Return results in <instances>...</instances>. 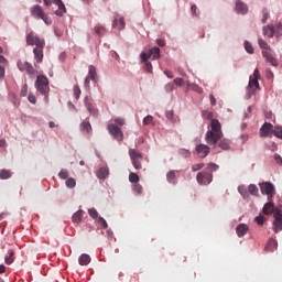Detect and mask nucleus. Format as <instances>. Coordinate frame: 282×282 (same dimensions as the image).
<instances>
[{
	"mask_svg": "<svg viewBox=\"0 0 282 282\" xmlns=\"http://www.w3.org/2000/svg\"><path fill=\"white\" fill-rule=\"evenodd\" d=\"M143 124H155L154 122H153V116H151V115H148L144 119H143Z\"/></svg>",
	"mask_w": 282,
	"mask_h": 282,
	"instance_id": "nucleus-45",
	"label": "nucleus"
},
{
	"mask_svg": "<svg viewBox=\"0 0 282 282\" xmlns=\"http://www.w3.org/2000/svg\"><path fill=\"white\" fill-rule=\"evenodd\" d=\"M273 232H281L282 230V212L281 209L274 210Z\"/></svg>",
	"mask_w": 282,
	"mask_h": 282,
	"instance_id": "nucleus-10",
	"label": "nucleus"
},
{
	"mask_svg": "<svg viewBox=\"0 0 282 282\" xmlns=\"http://www.w3.org/2000/svg\"><path fill=\"white\" fill-rule=\"evenodd\" d=\"M203 167H204V163H197L192 166V171L194 172L202 171Z\"/></svg>",
	"mask_w": 282,
	"mask_h": 282,
	"instance_id": "nucleus-49",
	"label": "nucleus"
},
{
	"mask_svg": "<svg viewBox=\"0 0 282 282\" xmlns=\"http://www.w3.org/2000/svg\"><path fill=\"white\" fill-rule=\"evenodd\" d=\"M4 261L7 265H11V263H14V250L9 249L8 250V256L4 258Z\"/></svg>",
	"mask_w": 282,
	"mask_h": 282,
	"instance_id": "nucleus-27",
	"label": "nucleus"
},
{
	"mask_svg": "<svg viewBox=\"0 0 282 282\" xmlns=\"http://www.w3.org/2000/svg\"><path fill=\"white\" fill-rule=\"evenodd\" d=\"M58 176L61 177V180H67V177H69V174L67 173V170H61Z\"/></svg>",
	"mask_w": 282,
	"mask_h": 282,
	"instance_id": "nucleus-47",
	"label": "nucleus"
},
{
	"mask_svg": "<svg viewBox=\"0 0 282 282\" xmlns=\"http://www.w3.org/2000/svg\"><path fill=\"white\" fill-rule=\"evenodd\" d=\"M134 191L138 195H142V185L135 184L134 185Z\"/></svg>",
	"mask_w": 282,
	"mask_h": 282,
	"instance_id": "nucleus-57",
	"label": "nucleus"
},
{
	"mask_svg": "<svg viewBox=\"0 0 282 282\" xmlns=\"http://www.w3.org/2000/svg\"><path fill=\"white\" fill-rule=\"evenodd\" d=\"M83 210L82 209H79L78 212H76L74 215H73V217H72V220H73V223H75V224H80V221H83Z\"/></svg>",
	"mask_w": 282,
	"mask_h": 282,
	"instance_id": "nucleus-29",
	"label": "nucleus"
},
{
	"mask_svg": "<svg viewBox=\"0 0 282 282\" xmlns=\"http://www.w3.org/2000/svg\"><path fill=\"white\" fill-rule=\"evenodd\" d=\"M96 67L89 66L88 78H90V80H96Z\"/></svg>",
	"mask_w": 282,
	"mask_h": 282,
	"instance_id": "nucleus-35",
	"label": "nucleus"
},
{
	"mask_svg": "<svg viewBox=\"0 0 282 282\" xmlns=\"http://www.w3.org/2000/svg\"><path fill=\"white\" fill-rule=\"evenodd\" d=\"M129 156H130L131 161H133V160H142V153L135 151V149H130L129 150Z\"/></svg>",
	"mask_w": 282,
	"mask_h": 282,
	"instance_id": "nucleus-26",
	"label": "nucleus"
},
{
	"mask_svg": "<svg viewBox=\"0 0 282 282\" xmlns=\"http://www.w3.org/2000/svg\"><path fill=\"white\" fill-rule=\"evenodd\" d=\"M270 133H274V126L270 122H264V124L260 128L261 138H268Z\"/></svg>",
	"mask_w": 282,
	"mask_h": 282,
	"instance_id": "nucleus-11",
	"label": "nucleus"
},
{
	"mask_svg": "<svg viewBox=\"0 0 282 282\" xmlns=\"http://www.w3.org/2000/svg\"><path fill=\"white\" fill-rule=\"evenodd\" d=\"M141 159H135L132 160V166L137 170L140 171L142 169V162H140Z\"/></svg>",
	"mask_w": 282,
	"mask_h": 282,
	"instance_id": "nucleus-41",
	"label": "nucleus"
},
{
	"mask_svg": "<svg viewBox=\"0 0 282 282\" xmlns=\"http://www.w3.org/2000/svg\"><path fill=\"white\" fill-rule=\"evenodd\" d=\"M108 131H109L110 135H112L115 138V140L122 142L124 134L122 133V130L120 129V127L111 123L108 126Z\"/></svg>",
	"mask_w": 282,
	"mask_h": 282,
	"instance_id": "nucleus-8",
	"label": "nucleus"
},
{
	"mask_svg": "<svg viewBox=\"0 0 282 282\" xmlns=\"http://www.w3.org/2000/svg\"><path fill=\"white\" fill-rule=\"evenodd\" d=\"M186 85L188 89H192V91H196V94H204V88L199 87V85L191 84V82H187Z\"/></svg>",
	"mask_w": 282,
	"mask_h": 282,
	"instance_id": "nucleus-24",
	"label": "nucleus"
},
{
	"mask_svg": "<svg viewBox=\"0 0 282 282\" xmlns=\"http://www.w3.org/2000/svg\"><path fill=\"white\" fill-rule=\"evenodd\" d=\"M88 215L91 217V219H98V210L96 208L88 209Z\"/></svg>",
	"mask_w": 282,
	"mask_h": 282,
	"instance_id": "nucleus-42",
	"label": "nucleus"
},
{
	"mask_svg": "<svg viewBox=\"0 0 282 282\" xmlns=\"http://www.w3.org/2000/svg\"><path fill=\"white\" fill-rule=\"evenodd\" d=\"M31 17H34V19H42L45 25H52V18H48V15L45 14L42 6H33L31 8Z\"/></svg>",
	"mask_w": 282,
	"mask_h": 282,
	"instance_id": "nucleus-3",
	"label": "nucleus"
},
{
	"mask_svg": "<svg viewBox=\"0 0 282 282\" xmlns=\"http://www.w3.org/2000/svg\"><path fill=\"white\" fill-rule=\"evenodd\" d=\"M18 69H20V72H25L26 74L30 75V78H36V69H34V66H32V64H30L29 62H18Z\"/></svg>",
	"mask_w": 282,
	"mask_h": 282,
	"instance_id": "nucleus-6",
	"label": "nucleus"
},
{
	"mask_svg": "<svg viewBox=\"0 0 282 282\" xmlns=\"http://www.w3.org/2000/svg\"><path fill=\"white\" fill-rule=\"evenodd\" d=\"M144 69H145V72H149V74H151V72H153V65L151 64V62H145Z\"/></svg>",
	"mask_w": 282,
	"mask_h": 282,
	"instance_id": "nucleus-51",
	"label": "nucleus"
},
{
	"mask_svg": "<svg viewBox=\"0 0 282 282\" xmlns=\"http://www.w3.org/2000/svg\"><path fill=\"white\" fill-rule=\"evenodd\" d=\"M250 230V227L246 224H240L236 228V232L238 237H243L248 231Z\"/></svg>",
	"mask_w": 282,
	"mask_h": 282,
	"instance_id": "nucleus-18",
	"label": "nucleus"
},
{
	"mask_svg": "<svg viewBox=\"0 0 282 282\" xmlns=\"http://www.w3.org/2000/svg\"><path fill=\"white\" fill-rule=\"evenodd\" d=\"M236 12H238V14H248V4L238 0L236 2Z\"/></svg>",
	"mask_w": 282,
	"mask_h": 282,
	"instance_id": "nucleus-15",
	"label": "nucleus"
},
{
	"mask_svg": "<svg viewBox=\"0 0 282 282\" xmlns=\"http://www.w3.org/2000/svg\"><path fill=\"white\" fill-rule=\"evenodd\" d=\"M276 248H279V242H276L275 239H269L265 246V250H269V252H273L274 250H276Z\"/></svg>",
	"mask_w": 282,
	"mask_h": 282,
	"instance_id": "nucleus-21",
	"label": "nucleus"
},
{
	"mask_svg": "<svg viewBox=\"0 0 282 282\" xmlns=\"http://www.w3.org/2000/svg\"><path fill=\"white\" fill-rule=\"evenodd\" d=\"M66 186H67V188H74V187H76V180H74V178H68V180H66Z\"/></svg>",
	"mask_w": 282,
	"mask_h": 282,
	"instance_id": "nucleus-44",
	"label": "nucleus"
},
{
	"mask_svg": "<svg viewBox=\"0 0 282 282\" xmlns=\"http://www.w3.org/2000/svg\"><path fill=\"white\" fill-rule=\"evenodd\" d=\"M43 47L44 46H35L34 50H33L34 57H35V61L37 63H42L43 62Z\"/></svg>",
	"mask_w": 282,
	"mask_h": 282,
	"instance_id": "nucleus-17",
	"label": "nucleus"
},
{
	"mask_svg": "<svg viewBox=\"0 0 282 282\" xmlns=\"http://www.w3.org/2000/svg\"><path fill=\"white\" fill-rule=\"evenodd\" d=\"M35 88L42 96H47L50 94V80L46 76L40 75L35 82Z\"/></svg>",
	"mask_w": 282,
	"mask_h": 282,
	"instance_id": "nucleus-4",
	"label": "nucleus"
},
{
	"mask_svg": "<svg viewBox=\"0 0 282 282\" xmlns=\"http://www.w3.org/2000/svg\"><path fill=\"white\" fill-rule=\"evenodd\" d=\"M196 153L202 159L207 158L208 153H210V147H208L204 143H200V144L196 145Z\"/></svg>",
	"mask_w": 282,
	"mask_h": 282,
	"instance_id": "nucleus-12",
	"label": "nucleus"
},
{
	"mask_svg": "<svg viewBox=\"0 0 282 282\" xmlns=\"http://www.w3.org/2000/svg\"><path fill=\"white\" fill-rule=\"evenodd\" d=\"M278 208H274V202L271 199H268V203L264 204L263 206V209H262V213L264 215H272L273 213V217H274V212Z\"/></svg>",
	"mask_w": 282,
	"mask_h": 282,
	"instance_id": "nucleus-14",
	"label": "nucleus"
},
{
	"mask_svg": "<svg viewBox=\"0 0 282 282\" xmlns=\"http://www.w3.org/2000/svg\"><path fill=\"white\" fill-rule=\"evenodd\" d=\"M254 221L258 224V226H263V221H264L263 216H257L254 218Z\"/></svg>",
	"mask_w": 282,
	"mask_h": 282,
	"instance_id": "nucleus-56",
	"label": "nucleus"
},
{
	"mask_svg": "<svg viewBox=\"0 0 282 282\" xmlns=\"http://www.w3.org/2000/svg\"><path fill=\"white\" fill-rule=\"evenodd\" d=\"M28 45H35L36 47H45V40H41V37L34 35V33H30L26 35Z\"/></svg>",
	"mask_w": 282,
	"mask_h": 282,
	"instance_id": "nucleus-9",
	"label": "nucleus"
},
{
	"mask_svg": "<svg viewBox=\"0 0 282 282\" xmlns=\"http://www.w3.org/2000/svg\"><path fill=\"white\" fill-rule=\"evenodd\" d=\"M55 6H57V10L55 11L56 17H63L67 12V8H65V3H63V0H52Z\"/></svg>",
	"mask_w": 282,
	"mask_h": 282,
	"instance_id": "nucleus-13",
	"label": "nucleus"
},
{
	"mask_svg": "<svg viewBox=\"0 0 282 282\" xmlns=\"http://www.w3.org/2000/svg\"><path fill=\"white\" fill-rule=\"evenodd\" d=\"M149 58H151V55H150V53L149 54H147V53H141V61H142V63H149Z\"/></svg>",
	"mask_w": 282,
	"mask_h": 282,
	"instance_id": "nucleus-48",
	"label": "nucleus"
},
{
	"mask_svg": "<svg viewBox=\"0 0 282 282\" xmlns=\"http://www.w3.org/2000/svg\"><path fill=\"white\" fill-rule=\"evenodd\" d=\"M109 176V170L107 167H100L97 172L98 180H107Z\"/></svg>",
	"mask_w": 282,
	"mask_h": 282,
	"instance_id": "nucleus-23",
	"label": "nucleus"
},
{
	"mask_svg": "<svg viewBox=\"0 0 282 282\" xmlns=\"http://www.w3.org/2000/svg\"><path fill=\"white\" fill-rule=\"evenodd\" d=\"M86 108L89 111V113H93V116H96L98 113V110L94 108V104L86 101Z\"/></svg>",
	"mask_w": 282,
	"mask_h": 282,
	"instance_id": "nucleus-36",
	"label": "nucleus"
},
{
	"mask_svg": "<svg viewBox=\"0 0 282 282\" xmlns=\"http://www.w3.org/2000/svg\"><path fill=\"white\" fill-rule=\"evenodd\" d=\"M124 18L115 17L112 28H117V30H124Z\"/></svg>",
	"mask_w": 282,
	"mask_h": 282,
	"instance_id": "nucleus-19",
	"label": "nucleus"
},
{
	"mask_svg": "<svg viewBox=\"0 0 282 282\" xmlns=\"http://www.w3.org/2000/svg\"><path fill=\"white\" fill-rule=\"evenodd\" d=\"M10 177H11L10 171H7V170L0 171V180H10Z\"/></svg>",
	"mask_w": 282,
	"mask_h": 282,
	"instance_id": "nucleus-39",
	"label": "nucleus"
},
{
	"mask_svg": "<svg viewBox=\"0 0 282 282\" xmlns=\"http://www.w3.org/2000/svg\"><path fill=\"white\" fill-rule=\"evenodd\" d=\"M174 89H175V86L172 83L165 85V91L167 94H171Z\"/></svg>",
	"mask_w": 282,
	"mask_h": 282,
	"instance_id": "nucleus-54",
	"label": "nucleus"
},
{
	"mask_svg": "<svg viewBox=\"0 0 282 282\" xmlns=\"http://www.w3.org/2000/svg\"><path fill=\"white\" fill-rule=\"evenodd\" d=\"M258 43H259V46L261 47V50H270V45H268L263 39H259Z\"/></svg>",
	"mask_w": 282,
	"mask_h": 282,
	"instance_id": "nucleus-43",
	"label": "nucleus"
},
{
	"mask_svg": "<svg viewBox=\"0 0 282 282\" xmlns=\"http://www.w3.org/2000/svg\"><path fill=\"white\" fill-rule=\"evenodd\" d=\"M20 96H22L23 98H25V96H28V84H24L22 86Z\"/></svg>",
	"mask_w": 282,
	"mask_h": 282,
	"instance_id": "nucleus-50",
	"label": "nucleus"
},
{
	"mask_svg": "<svg viewBox=\"0 0 282 282\" xmlns=\"http://www.w3.org/2000/svg\"><path fill=\"white\" fill-rule=\"evenodd\" d=\"M174 85H176L177 87L184 86V78H180V77L175 78Z\"/></svg>",
	"mask_w": 282,
	"mask_h": 282,
	"instance_id": "nucleus-52",
	"label": "nucleus"
},
{
	"mask_svg": "<svg viewBox=\"0 0 282 282\" xmlns=\"http://www.w3.org/2000/svg\"><path fill=\"white\" fill-rule=\"evenodd\" d=\"M274 160H275L276 164L282 166V158L279 154H274Z\"/></svg>",
	"mask_w": 282,
	"mask_h": 282,
	"instance_id": "nucleus-61",
	"label": "nucleus"
},
{
	"mask_svg": "<svg viewBox=\"0 0 282 282\" xmlns=\"http://www.w3.org/2000/svg\"><path fill=\"white\" fill-rule=\"evenodd\" d=\"M219 147L220 149H223L224 151H228V149H230V144L228 143V140L224 139L219 142Z\"/></svg>",
	"mask_w": 282,
	"mask_h": 282,
	"instance_id": "nucleus-37",
	"label": "nucleus"
},
{
	"mask_svg": "<svg viewBox=\"0 0 282 282\" xmlns=\"http://www.w3.org/2000/svg\"><path fill=\"white\" fill-rule=\"evenodd\" d=\"M97 223L99 224V226H101V228H104V230L109 228L107 220H105V218L102 217L97 218Z\"/></svg>",
	"mask_w": 282,
	"mask_h": 282,
	"instance_id": "nucleus-40",
	"label": "nucleus"
},
{
	"mask_svg": "<svg viewBox=\"0 0 282 282\" xmlns=\"http://www.w3.org/2000/svg\"><path fill=\"white\" fill-rule=\"evenodd\" d=\"M74 96L77 100L80 98V87L74 86Z\"/></svg>",
	"mask_w": 282,
	"mask_h": 282,
	"instance_id": "nucleus-53",
	"label": "nucleus"
},
{
	"mask_svg": "<svg viewBox=\"0 0 282 282\" xmlns=\"http://www.w3.org/2000/svg\"><path fill=\"white\" fill-rule=\"evenodd\" d=\"M263 34L269 39H272L274 34H276V31L274 30V25L271 24V25L263 26Z\"/></svg>",
	"mask_w": 282,
	"mask_h": 282,
	"instance_id": "nucleus-20",
	"label": "nucleus"
},
{
	"mask_svg": "<svg viewBox=\"0 0 282 282\" xmlns=\"http://www.w3.org/2000/svg\"><path fill=\"white\" fill-rule=\"evenodd\" d=\"M79 265H89L91 263V258L87 253H83L78 259Z\"/></svg>",
	"mask_w": 282,
	"mask_h": 282,
	"instance_id": "nucleus-22",
	"label": "nucleus"
},
{
	"mask_svg": "<svg viewBox=\"0 0 282 282\" xmlns=\"http://www.w3.org/2000/svg\"><path fill=\"white\" fill-rule=\"evenodd\" d=\"M248 194L253 195V197H259V187L254 184L248 186Z\"/></svg>",
	"mask_w": 282,
	"mask_h": 282,
	"instance_id": "nucleus-28",
	"label": "nucleus"
},
{
	"mask_svg": "<svg viewBox=\"0 0 282 282\" xmlns=\"http://www.w3.org/2000/svg\"><path fill=\"white\" fill-rule=\"evenodd\" d=\"M150 58L152 57L153 61H158L160 58V47H153L149 51Z\"/></svg>",
	"mask_w": 282,
	"mask_h": 282,
	"instance_id": "nucleus-30",
	"label": "nucleus"
},
{
	"mask_svg": "<svg viewBox=\"0 0 282 282\" xmlns=\"http://www.w3.org/2000/svg\"><path fill=\"white\" fill-rule=\"evenodd\" d=\"M96 33L99 36H102V34H105V29L102 26H96Z\"/></svg>",
	"mask_w": 282,
	"mask_h": 282,
	"instance_id": "nucleus-59",
	"label": "nucleus"
},
{
	"mask_svg": "<svg viewBox=\"0 0 282 282\" xmlns=\"http://www.w3.org/2000/svg\"><path fill=\"white\" fill-rule=\"evenodd\" d=\"M80 129H82V131H85L86 133H91V123H89L88 121H84L80 124Z\"/></svg>",
	"mask_w": 282,
	"mask_h": 282,
	"instance_id": "nucleus-32",
	"label": "nucleus"
},
{
	"mask_svg": "<svg viewBox=\"0 0 282 282\" xmlns=\"http://www.w3.org/2000/svg\"><path fill=\"white\" fill-rule=\"evenodd\" d=\"M262 56L263 58H265L268 61V63H270L273 67H276V65H279V62L276 61V58H274V56H272L270 54V52L268 51H262Z\"/></svg>",
	"mask_w": 282,
	"mask_h": 282,
	"instance_id": "nucleus-16",
	"label": "nucleus"
},
{
	"mask_svg": "<svg viewBox=\"0 0 282 282\" xmlns=\"http://www.w3.org/2000/svg\"><path fill=\"white\" fill-rule=\"evenodd\" d=\"M238 193L243 197V199H250V194L248 193V188L246 185H240L238 187Z\"/></svg>",
	"mask_w": 282,
	"mask_h": 282,
	"instance_id": "nucleus-25",
	"label": "nucleus"
},
{
	"mask_svg": "<svg viewBox=\"0 0 282 282\" xmlns=\"http://www.w3.org/2000/svg\"><path fill=\"white\" fill-rule=\"evenodd\" d=\"M54 32H55V35H56V36H58V37L63 36V30H61V29H55Z\"/></svg>",
	"mask_w": 282,
	"mask_h": 282,
	"instance_id": "nucleus-64",
	"label": "nucleus"
},
{
	"mask_svg": "<svg viewBox=\"0 0 282 282\" xmlns=\"http://www.w3.org/2000/svg\"><path fill=\"white\" fill-rule=\"evenodd\" d=\"M28 99L32 105H36V96H34L32 93L29 94Z\"/></svg>",
	"mask_w": 282,
	"mask_h": 282,
	"instance_id": "nucleus-55",
	"label": "nucleus"
},
{
	"mask_svg": "<svg viewBox=\"0 0 282 282\" xmlns=\"http://www.w3.org/2000/svg\"><path fill=\"white\" fill-rule=\"evenodd\" d=\"M156 44L159 45V47H164V45H166V42H164V40L162 39H158Z\"/></svg>",
	"mask_w": 282,
	"mask_h": 282,
	"instance_id": "nucleus-63",
	"label": "nucleus"
},
{
	"mask_svg": "<svg viewBox=\"0 0 282 282\" xmlns=\"http://www.w3.org/2000/svg\"><path fill=\"white\" fill-rule=\"evenodd\" d=\"M191 12H192L193 17H199V14H197V6L196 4H193L191 7Z\"/></svg>",
	"mask_w": 282,
	"mask_h": 282,
	"instance_id": "nucleus-58",
	"label": "nucleus"
},
{
	"mask_svg": "<svg viewBox=\"0 0 282 282\" xmlns=\"http://www.w3.org/2000/svg\"><path fill=\"white\" fill-rule=\"evenodd\" d=\"M261 77V73L259 72V68H256L253 72V75L249 77V84L247 87V98L250 99L252 96H254L257 89H260L259 87V78Z\"/></svg>",
	"mask_w": 282,
	"mask_h": 282,
	"instance_id": "nucleus-2",
	"label": "nucleus"
},
{
	"mask_svg": "<svg viewBox=\"0 0 282 282\" xmlns=\"http://www.w3.org/2000/svg\"><path fill=\"white\" fill-rule=\"evenodd\" d=\"M245 50L248 52V54H254V48L252 47V44L250 42L245 41Z\"/></svg>",
	"mask_w": 282,
	"mask_h": 282,
	"instance_id": "nucleus-38",
	"label": "nucleus"
},
{
	"mask_svg": "<svg viewBox=\"0 0 282 282\" xmlns=\"http://www.w3.org/2000/svg\"><path fill=\"white\" fill-rule=\"evenodd\" d=\"M196 182L202 186H206L213 182V173L199 172L196 175Z\"/></svg>",
	"mask_w": 282,
	"mask_h": 282,
	"instance_id": "nucleus-7",
	"label": "nucleus"
},
{
	"mask_svg": "<svg viewBox=\"0 0 282 282\" xmlns=\"http://www.w3.org/2000/svg\"><path fill=\"white\" fill-rule=\"evenodd\" d=\"M208 167H209L212 171H219V165H217V163H209V164H208Z\"/></svg>",
	"mask_w": 282,
	"mask_h": 282,
	"instance_id": "nucleus-60",
	"label": "nucleus"
},
{
	"mask_svg": "<svg viewBox=\"0 0 282 282\" xmlns=\"http://www.w3.org/2000/svg\"><path fill=\"white\" fill-rule=\"evenodd\" d=\"M262 14H263V17H262L261 21H262V23H265L270 19V12H268V9H263Z\"/></svg>",
	"mask_w": 282,
	"mask_h": 282,
	"instance_id": "nucleus-46",
	"label": "nucleus"
},
{
	"mask_svg": "<svg viewBox=\"0 0 282 282\" xmlns=\"http://www.w3.org/2000/svg\"><path fill=\"white\" fill-rule=\"evenodd\" d=\"M273 135L279 138V140H282V126H275L273 128Z\"/></svg>",
	"mask_w": 282,
	"mask_h": 282,
	"instance_id": "nucleus-33",
	"label": "nucleus"
},
{
	"mask_svg": "<svg viewBox=\"0 0 282 282\" xmlns=\"http://www.w3.org/2000/svg\"><path fill=\"white\" fill-rule=\"evenodd\" d=\"M129 182H131V184H138V182H140V176H138V174L131 172L129 174Z\"/></svg>",
	"mask_w": 282,
	"mask_h": 282,
	"instance_id": "nucleus-34",
	"label": "nucleus"
},
{
	"mask_svg": "<svg viewBox=\"0 0 282 282\" xmlns=\"http://www.w3.org/2000/svg\"><path fill=\"white\" fill-rule=\"evenodd\" d=\"M260 191L262 195H267L268 199H272L276 195V188L270 182L260 183Z\"/></svg>",
	"mask_w": 282,
	"mask_h": 282,
	"instance_id": "nucleus-5",
	"label": "nucleus"
},
{
	"mask_svg": "<svg viewBox=\"0 0 282 282\" xmlns=\"http://www.w3.org/2000/svg\"><path fill=\"white\" fill-rule=\"evenodd\" d=\"M116 124H119V127L124 126V119L117 118L115 119Z\"/></svg>",
	"mask_w": 282,
	"mask_h": 282,
	"instance_id": "nucleus-62",
	"label": "nucleus"
},
{
	"mask_svg": "<svg viewBox=\"0 0 282 282\" xmlns=\"http://www.w3.org/2000/svg\"><path fill=\"white\" fill-rule=\"evenodd\" d=\"M166 180L170 184H176L177 183V176L175 175V171H170L166 174Z\"/></svg>",
	"mask_w": 282,
	"mask_h": 282,
	"instance_id": "nucleus-31",
	"label": "nucleus"
},
{
	"mask_svg": "<svg viewBox=\"0 0 282 282\" xmlns=\"http://www.w3.org/2000/svg\"><path fill=\"white\" fill-rule=\"evenodd\" d=\"M224 138L221 132V123L217 119H213L210 122V130L206 132L205 140L209 147H217V142Z\"/></svg>",
	"mask_w": 282,
	"mask_h": 282,
	"instance_id": "nucleus-1",
	"label": "nucleus"
}]
</instances>
